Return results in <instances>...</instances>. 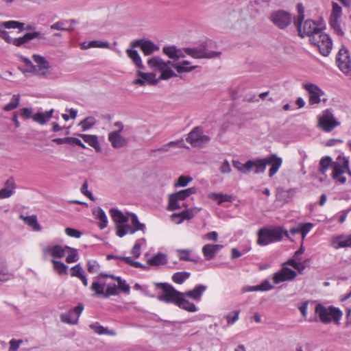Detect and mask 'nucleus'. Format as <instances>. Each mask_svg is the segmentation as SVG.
Listing matches in <instances>:
<instances>
[{
  "label": "nucleus",
  "mask_w": 351,
  "mask_h": 351,
  "mask_svg": "<svg viewBox=\"0 0 351 351\" xmlns=\"http://www.w3.org/2000/svg\"><path fill=\"white\" fill-rule=\"evenodd\" d=\"M87 269L90 274L96 273L99 269V265L96 261H88L87 263Z\"/></svg>",
  "instance_id": "nucleus-62"
},
{
  "label": "nucleus",
  "mask_w": 351,
  "mask_h": 351,
  "mask_svg": "<svg viewBox=\"0 0 351 351\" xmlns=\"http://www.w3.org/2000/svg\"><path fill=\"white\" fill-rule=\"evenodd\" d=\"M269 19L275 26L281 29L287 27L292 22L291 14L283 10L272 12Z\"/></svg>",
  "instance_id": "nucleus-11"
},
{
  "label": "nucleus",
  "mask_w": 351,
  "mask_h": 351,
  "mask_svg": "<svg viewBox=\"0 0 351 351\" xmlns=\"http://www.w3.org/2000/svg\"><path fill=\"white\" fill-rule=\"evenodd\" d=\"M19 217L25 223L31 227L34 231L38 232L41 230V226L38 222L36 215L24 216L23 215H21Z\"/></svg>",
  "instance_id": "nucleus-36"
},
{
  "label": "nucleus",
  "mask_w": 351,
  "mask_h": 351,
  "mask_svg": "<svg viewBox=\"0 0 351 351\" xmlns=\"http://www.w3.org/2000/svg\"><path fill=\"white\" fill-rule=\"evenodd\" d=\"M84 274V270L80 264H77L71 269V276L73 277L80 278Z\"/></svg>",
  "instance_id": "nucleus-61"
},
{
  "label": "nucleus",
  "mask_w": 351,
  "mask_h": 351,
  "mask_svg": "<svg viewBox=\"0 0 351 351\" xmlns=\"http://www.w3.org/2000/svg\"><path fill=\"white\" fill-rule=\"evenodd\" d=\"M296 276V271L287 267L286 264H282V268L273 274L272 280L274 284L278 285L283 282L293 280Z\"/></svg>",
  "instance_id": "nucleus-15"
},
{
  "label": "nucleus",
  "mask_w": 351,
  "mask_h": 351,
  "mask_svg": "<svg viewBox=\"0 0 351 351\" xmlns=\"http://www.w3.org/2000/svg\"><path fill=\"white\" fill-rule=\"evenodd\" d=\"M130 45L132 47H139L145 56H149L159 50V47L156 44L147 39L133 40Z\"/></svg>",
  "instance_id": "nucleus-19"
},
{
  "label": "nucleus",
  "mask_w": 351,
  "mask_h": 351,
  "mask_svg": "<svg viewBox=\"0 0 351 351\" xmlns=\"http://www.w3.org/2000/svg\"><path fill=\"white\" fill-rule=\"evenodd\" d=\"M14 180L12 178L8 179L5 184V187L0 190V199L10 197L14 193Z\"/></svg>",
  "instance_id": "nucleus-33"
},
{
  "label": "nucleus",
  "mask_w": 351,
  "mask_h": 351,
  "mask_svg": "<svg viewBox=\"0 0 351 351\" xmlns=\"http://www.w3.org/2000/svg\"><path fill=\"white\" fill-rule=\"evenodd\" d=\"M193 181V178L189 176H180L178 180L174 182L173 186L175 188L186 186L190 182Z\"/></svg>",
  "instance_id": "nucleus-55"
},
{
  "label": "nucleus",
  "mask_w": 351,
  "mask_h": 351,
  "mask_svg": "<svg viewBox=\"0 0 351 351\" xmlns=\"http://www.w3.org/2000/svg\"><path fill=\"white\" fill-rule=\"evenodd\" d=\"M66 21H59L50 26L51 29L64 31L66 29Z\"/></svg>",
  "instance_id": "nucleus-63"
},
{
  "label": "nucleus",
  "mask_w": 351,
  "mask_h": 351,
  "mask_svg": "<svg viewBox=\"0 0 351 351\" xmlns=\"http://www.w3.org/2000/svg\"><path fill=\"white\" fill-rule=\"evenodd\" d=\"M156 285L162 290L158 296L159 300L176 305L182 297V292L177 291L173 286L167 283H156Z\"/></svg>",
  "instance_id": "nucleus-7"
},
{
  "label": "nucleus",
  "mask_w": 351,
  "mask_h": 351,
  "mask_svg": "<svg viewBox=\"0 0 351 351\" xmlns=\"http://www.w3.org/2000/svg\"><path fill=\"white\" fill-rule=\"evenodd\" d=\"M20 115L25 119H32L33 110L29 108H23L20 110Z\"/></svg>",
  "instance_id": "nucleus-64"
},
{
  "label": "nucleus",
  "mask_w": 351,
  "mask_h": 351,
  "mask_svg": "<svg viewBox=\"0 0 351 351\" xmlns=\"http://www.w3.org/2000/svg\"><path fill=\"white\" fill-rule=\"evenodd\" d=\"M40 38V39H45V36L44 34L40 32H29L25 34L23 36L19 37L17 38H14L12 41V44L16 47H21L26 43H27L31 40L34 38Z\"/></svg>",
  "instance_id": "nucleus-26"
},
{
  "label": "nucleus",
  "mask_w": 351,
  "mask_h": 351,
  "mask_svg": "<svg viewBox=\"0 0 351 351\" xmlns=\"http://www.w3.org/2000/svg\"><path fill=\"white\" fill-rule=\"evenodd\" d=\"M170 61L165 62L158 56L151 58L147 60V65L152 70L160 73V77H157V79H160V81L176 76L175 72L170 67Z\"/></svg>",
  "instance_id": "nucleus-6"
},
{
  "label": "nucleus",
  "mask_w": 351,
  "mask_h": 351,
  "mask_svg": "<svg viewBox=\"0 0 351 351\" xmlns=\"http://www.w3.org/2000/svg\"><path fill=\"white\" fill-rule=\"evenodd\" d=\"M295 25L298 28L299 36L302 38L308 36L310 41L311 37L322 30V27L313 20H306L303 23L300 22Z\"/></svg>",
  "instance_id": "nucleus-10"
},
{
  "label": "nucleus",
  "mask_w": 351,
  "mask_h": 351,
  "mask_svg": "<svg viewBox=\"0 0 351 351\" xmlns=\"http://www.w3.org/2000/svg\"><path fill=\"white\" fill-rule=\"evenodd\" d=\"M191 252L190 250H178V256L180 260L186 261H195L193 258H191Z\"/></svg>",
  "instance_id": "nucleus-57"
},
{
  "label": "nucleus",
  "mask_w": 351,
  "mask_h": 351,
  "mask_svg": "<svg viewBox=\"0 0 351 351\" xmlns=\"http://www.w3.org/2000/svg\"><path fill=\"white\" fill-rule=\"evenodd\" d=\"M109 278H106V298L119 294V288L115 284V280L108 281Z\"/></svg>",
  "instance_id": "nucleus-42"
},
{
  "label": "nucleus",
  "mask_w": 351,
  "mask_h": 351,
  "mask_svg": "<svg viewBox=\"0 0 351 351\" xmlns=\"http://www.w3.org/2000/svg\"><path fill=\"white\" fill-rule=\"evenodd\" d=\"M3 25L7 29H22L23 27V23L16 21H5Z\"/></svg>",
  "instance_id": "nucleus-58"
},
{
  "label": "nucleus",
  "mask_w": 351,
  "mask_h": 351,
  "mask_svg": "<svg viewBox=\"0 0 351 351\" xmlns=\"http://www.w3.org/2000/svg\"><path fill=\"white\" fill-rule=\"evenodd\" d=\"M240 310H234L227 313L224 318L226 319L227 324L231 326L234 324L239 319Z\"/></svg>",
  "instance_id": "nucleus-49"
},
{
  "label": "nucleus",
  "mask_w": 351,
  "mask_h": 351,
  "mask_svg": "<svg viewBox=\"0 0 351 351\" xmlns=\"http://www.w3.org/2000/svg\"><path fill=\"white\" fill-rule=\"evenodd\" d=\"M135 47H132V46L127 49L125 52L128 57L132 61V62L136 65L138 69H144V65L143 64V61L141 58L138 53V52L134 49Z\"/></svg>",
  "instance_id": "nucleus-30"
},
{
  "label": "nucleus",
  "mask_w": 351,
  "mask_h": 351,
  "mask_svg": "<svg viewBox=\"0 0 351 351\" xmlns=\"http://www.w3.org/2000/svg\"><path fill=\"white\" fill-rule=\"evenodd\" d=\"M210 141L208 136L203 134L202 130L198 128H194L186 138V141L193 147H203Z\"/></svg>",
  "instance_id": "nucleus-16"
},
{
  "label": "nucleus",
  "mask_w": 351,
  "mask_h": 351,
  "mask_svg": "<svg viewBox=\"0 0 351 351\" xmlns=\"http://www.w3.org/2000/svg\"><path fill=\"white\" fill-rule=\"evenodd\" d=\"M300 226L302 240H304L306 234L311 231V230L313 227V224L311 223H300Z\"/></svg>",
  "instance_id": "nucleus-59"
},
{
  "label": "nucleus",
  "mask_w": 351,
  "mask_h": 351,
  "mask_svg": "<svg viewBox=\"0 0 351 351\" xmlns=\"http://www.w3.org/2000/svg\"><path fill=\"white\" fill-rule=\"evenodd\" d=\"M184 51L186 54L196 59L213 58L221 56V52L207 50L204 45L193 48L186 47Z\"/></svg>",
  "instance_id": "nucleus-12"
},
{
  "label": "nucleus",
  "mask_w": 351,
  "mask_h": 351,
  "mask_svg": "<svg viewBox=\"0 0 351 351\" xmlns=\"http://www.w3.org/2000/svg\"><path fill=\"white\" fill-rule=\"evenodd\" d=\"M146 245V239L141 238L137 239L131 250V254L134 258H137L141 255V248Z\"/></svg>",
  "instance_id": "nucleus-44"
},
{
  "label": "nucleus",
  "mask_w": 351,
  "mask_h": 351,
  "mask_svg": "<svg viewBox=\"0 0 351 351\" xmlns=\"http://www.w3.org/2000/svg\"><path fill=\"white\" fill-rule=\"evenodd\" d=\"M318 126L326 132H330L340 123L336 119L331 109H326L317 116Z\"/></svg>",
  "instance_id": "nucleus-8"
},
{
  "label": "nucleus",
  "mask_w": 351,
  "mask_h": 351,
  "mask_svg": "<svg viewBox=\"0 0 351 351\" xmlns=\"http://www.w3.org/2000/svg\"><path fill=\"white\" fill-rule=\"evenodd\" d=\"M303 88L309 95V105L313 106L319 104L322 101L324 102L327 101V99H322V97L325 95V93L316 84L313 83H306L303 85Z\"/></svg>",
  "instance_id": "nucleus-14"
},
{
  "label": "nucleus",
  "mask_w": 351,
  "mask_h": 351,
  "mask_svg": "<svg viewBox=\"0 0 351 351\" xmlns=\"http://www.w3.org/2000/svg\"><path fill=\"white\" fill-rule=\"evenodd\" d=\"M232 165L234 168H236L241 173L244 174H247L250 172V166H249V160H247L245 164L241 163L239 160H232Z\"/></svg>",
  "instance_id": "nucleus-53"
},
{
  "label": "nucleus",
  "mask_w": 351,
  "mask_h": 351,
  "mask_svg": "<svg viewBox=\"0 0 351 351\" xmlns=\"http://www.w3.org/2000/svg\"><path fill=\"white\" fill-rule=\"evenodd\" d=\"M93 215L98 221V226L101 230L104 229L108 224L107 215L102 208L96 207L93 210Z\"/></svg>",
  "instance_id": "nucleus-28"
},
{
  "label": "nucleus",
  "mask_w": 351,
  "mask_h": 351,
  "mask_svg": "<svg viewBox=\"0 0 351 351\" xmlns=\"http://www.w3.org/2000/svg\"><path fill=\"white\" fill-rule=\"evenodd\" d=\"M109 213L114 223L116 234L119 237L133 234L137 231L145 233V224L139 221L136 215L131 213H123L117 208H111Z\"/></svg>",
  "instance_id": "nucleus-1"
},
{
  "label": "nucleus",
  "mask_w": 351,
  "mask_h": 351,
  "mask_svg": "<svg viewBox=\"0 0 351 351\" xmlns=\"http://www.w3.org/2000/svg\"><path fill=\"white\" fill-rule=\"evenodd\" d=\"M151 265H160L166 263V256L162 254H158L147 261Z\"/></svg>",
  "instance_id": "nucleus-56"
},
{
  "label": "nucleus",
  "mask_w": 351,
  "mask_h": 351,
  "mask_svg": "<svg viewBox=\"0 0 351 351\" xmlns=\"http://www.w3.org/2000/svg\"><path fill=\"white\" fill-rule=\"evenodd\" d=\"M197 193V189L195 187H190L186 189L181 190L177 193L171 194V202L174 204L176 199L181 201H184L188 197L191 195L195 194Z\"/></svg>",
  "instance_id": "nucleus-29"
},
{
  "label": "nucleus",
  "mask_w": 351,
  "mask_h": 351,
  "mask_svg": "<svg viewBox=\"0 0 351 351\" xmlns=\"http://www.w3.org/2000/svg\"><path fill=\"white\" fill-rule=\"evenodd\" d=\"M53 112L54 110L51 109L49 111L37 112L32 116V119L40 125H45L52 117Z\"/></svg>",
  "instance_id": "nucleus-32"
},
{
  "label": "nucleus",
  "mask_w": 351,
  "mask_h": 351,
  "mask_svg": "<svg viewBox=\"0 0 351 351\" xmlns=\"http://www.w3.org/2000/svg\"><path fill=\"white\" fill-rule=\"evenodd\" d=\"M206 289V287L203 285H198L194 287L193 290L188 291L184 293L189 298L199 301L203 293Z\"/></svg>",
  "instance_id": "nucleus-35"
},
{
  "label": "nucleus",
  "mask_w": 351,
  "mask_h": 351,
  "mask_svg": "<svg viewBox=\"0 0 351 351\" xmlns=\"http://www.w3.org/2000/svg\"><path fill=\"white\" fill-rule=\"evenodd\" d=\"M258 291H267L271 290L274 288L268 279L264 280L260 285H256Z\"/></svg>",
  "instance_id": "nucleus-60"
},
{
  "label": "nucleus",
  "mask_w": 351,
  "mask_h": 351,
  "mask_svg": "<svg viewBox=\"0 0 351 351\" xmlns=\"http://www.w3.org/2000/svg\"><path fill=\"white\" fill-rule=\"evenodd\" d=\"M67 256L66 257V261L68 263H72L77 262L79 259V255L77 250L75 248L67 246L66 248Z\"/></svg>",
  "instance_id": "nucleus-52"
},
{
  "label": "nucleus",
  "mask_w": 351,
  "mask_h": 351,
  "mask_svg": "<svg viewBox=\"0 0 351 351\" xmlns=\"http://www.w3.org/2000/svg\"><path fill=\"white\" fill-rule=\"evenodd\" d=\"M284 236L289 237L288 232L280 227L261 228L258 232L257 243L260 245H267L281 241Z\"/></svg>",
  "instance_id": "nucleus-4"
},
{
  "label": "nucleus",
  "mask_w": 351,
  "mask_h": 351,
  "mask_svg": "<svg viewBox=\"0 0 351 351\" xmlns=\"http://www.w3.org/2000/svg\"><path fill=\"white\" fill-rule=\"evenodd\" d=\"M51 263H53V270L59 275L67 274L68 267L64 263L56 261L54 258L51 260Z\"/></svg>",
  "instance_id": "nucleus-47"
},
{
  "label": "nucleus",
  "mask_w": 351,
  "mask_h": 351,
  "mask_svg": "<svg viewBox=\"0 0 351 351\" xmlns=\"http://www.w3.org/2000/svg\"><path fill=\"white\" fill-rule=\"evenodd\" d=\"M20 100H21V96L19 94L14 95L12 97L10 102L3 107V110L4 111L8 112V111H11V110L16 108L19 105Z\"/></svg>",
  "instance_id": "nucleus-48"
},
{
  "label": "nucleus",
  "mask_w": 351,
  "mask_h": 351,
  "mask_svg": "<svg viewBox=\"0 0 351 351\" xmlns=\"http://www.w3.org/2000/svg\"><path fill=\"white\" fill-rule=\"evenodd\" d=\"M186 297L187 296L184 293H182V297H180L181 298L179 299L176 306L189 312H196L197 311V308L193 303L186 300Z\"/></svg>",
  "instance_id": "nucleus-34"
},
{
  "label": "nucleus",
  "mask_w": 351,
  "mask_h": 351,
  "mask_svg": "<svg viewBox=\"0 0 351 351\" xmlns=\"http://www.w3.org/2000/svg\"><path fill=\"white\" fill-rule=\"evenodd\" d=\"M202 210V208L199 207H191L190 208H186L182 211V215L185 218V220H190L193 219L195 216H196L199 212Z\"/></svg>",
  "instance_id": "nucleus-54"
},
{
  "label": "nucleus",
  "mask_w": 351,
  "mask_h": 351,
  "mask_svg": "<svg viewBox=\"0 0 351 351\" xmlns=\"http://www.w3.org/2000/svg\"><path fill=\"white\" fill-rule=\"evenodd\" d=\"M90 328L98 335H107L110 336H115L117 335V332L114 330H108L100 325L98 322L90 324Z\"/></svg>",
  "instance_id": "nucleus-41"
},
{
  "label": "nucleus",
  "mask_w": 351,
  "mask_h": 351,
  "mask_svg": "<svg viewBox=\"0 0 351 351\" xmlns=\"http://www.w3.org/2000/svg\"><path fill=\"white\" fill-rule=\"evenodd\" d=\"M112 280H115L117 282V288H119V293L120 291L129 293L130 290V287L128 285L125 280H122L120 277H116L113 275H110L109 276Z\"/></svg>",
  "instance_id": "nucleus-45"
},
{
  "label": "nucleus",
  "mask_w": 351,
  "mask_h": 351,
  "mask_svg": "<svg viewBox=\"0 0 351 351\" xmlns=\"http://www.w3.org/2000/svg\"><path fill=\"white\" fill-rule=\"evenodd\" d=\"M10 278L5 261L0 258V281L5 282Z\"/></svg>",
  "instance_id": "nucleus-46"
},
{
  "label": "nucleus",
  "mask_w": 351,
  "mask_h": 351,
  "mask_svg": "<svg viewBox=\"0 0 351 351\" xmlns=\"http://www.w3.org/2000/svg\"><path fill=\"white\" fill-rule=\"evenodd\" d=\"M349 170V158L343 154L337 156L332 164V178L338 184H343L346 182V174Z\"/></svg>",
  "instance_id": "nucleus-5"
},
{
  "label": "nucleus",
  "mask_w": 351,
  "mask_h": 351,
  "mask_svg": "<svg viewBox=\"0 0 351 351\" xmlns=\"http://www.w3.org/2000/svg\"><path fill=\"white\" fill-rule=\"evenodd\" d=\"M315 315L319 320L328 324L331 322L339 325L343 313L340 308L334 306H325L322 304H317L315 306Z\"/></svg>",
  "instance_id": "nucleus-3"
},
{
  "label": "nucleus",
  "mask_w": 351,
  "mask_h": 351,
  "mask_svg": "<svg viewBox=\"0 0 351 351\" xmlns=\"http://www.w3.org/2000/svg\"><path fill=\"white\" fill-rule=\"evenodd\" d=\"M333 162L331 157L324 156L321 158L319 162V171L322 174H325L330 167L332 168Z\"/></svg>",
  "instance_id": "nucleus-43"
},
{
  "label": "nucleus",
  "mask_w": 351,
  "mask_h": 351,
  "mask_svg": "<svg viewBox=\"0 0 351 351\" xmlns=\"http://www.w3.org/2000/svg\"><path fill=\"white\" fill-rule=\"evenodd\" d=\"M84 310V306L82 303H79L77 306L70 310L69 312L63 313L60 316L62 322L75 325L78 322L79 317Z\"/></svg>",
  "instance_id": "nucleus-21"
},
{
  "label": "nucleus",
  "mask_w": 351,
  "mask_h": 351,
  "mask_svg": "<svg viewBox=\"0 0 351 351\" xmlns=\"http://www.w3.org/2000/svg\"><path fill=\"white\" fill-rule=\"evenodd\" d=\"M208 197L221 205L223 202H232L233 197L232 195L228 194L218 193L215 192H210L208 194Z\"/></svg>",
  "instance_id": "nucleus-31"
},
{
  "label": "nucleus",
  "mask_w": 351,
  "mask_h": 351,
  "mask_svg": "<svg viewBox=\"0 0 351 351\" xmlns=\"http://www.w3.org/2000/svg\"><path fill=\"white\" fill-rule=\"evenodd\" d=\"M249 166H250V171L254 170L256 174L265 172L267 165H270L269 170V176L273 177L280 168L282 159L276 154L270 155L265 158H257L255 160H249Z\"/></svg>",
  "instance_id": "nucleus-2"
},
{
  "label": "nucleus",
  "mask_w": 351,
  "mask_h": 351,
  "mask_svg": "<svg viewBox=\"0 0 351 351\" xmlns=\"http://www.w3.org/2000/svg\"><path fill=\"white\" fill-rule=\"evenodd\" d=\"M191 276V274L187 271H180L173 274L172 276V280L177 284H182Z\"/></svg>",
  "instance_id": "nucleus-51"
},
{
  "label": "nucleus",
  "mask_w": 351,
  "mask_h": 351,
  "mask_svg": "<svg viewBox=\"0 0 351 351\" xmlns=\"http://www.w3.org/2000/svg\"><path fill=\"white\" fill-rule=\"evenodd\" d=\"M109 276L110 275L101 273L94 278L90 289L94 291L95 295H102L106 298V278H110Z\"/></svg>",
  "instance_id": "nucleus-23"
},
{
  "label": "nucleus",
  "mask_w": 351,
  "mask_h": 351,
  "mask_svg": "<svg viewBox=\"0 0 351 351\" xmlns=\"http://www.w3.org/2000/svg\"><path fill=\"white\" fill-rule=\"evenodd\" d=\"M330 245L335 250L351 247V234L332 235L330 240Z\"/></svg>",
  "instance_id": "nucleus-22"
},
{
  "label": "nucleus",
  "mask_w": 351,
  "mask_h": 351,
  "mask_svg": "<svg viewBox=\"0 0 351 351\" xmlns=\"http://www.w3.org/2000/svg\"><path fill=\"white\" fill-rule=\"evenodd\" d=\"M337 64L346 75L351 77V58L349 51L344 47L339 49L337 55Z\"/></svg>",
  "instance_id": "nucleus-13"
},
{
  "label": "nucleus",
  "mask_w": 351,
  "mask_h": 351,
  "mask_svg": "<svg viewBox=\"0 0 351 351\" xmlns=\"http://www.w3.org/2000/svg\"><path fill=\"white\" fill-rule=\"evenodd\" d=\"M79 136L81 137L84 141L88 143L90 147H93L96 152H99L101 151V148L98 141V138L96 135L81 134H79Z\"/></svg>",
  "instance_id": "nucleus-37"
},
{
  "label": "nucleus",
  "mask_w": 351,
  "mask_h": 351,
  "mask_svg": "<svg viewBox=\"0 0 351 351\" xmlns=\"http://www.w3.org/2000/svg\"><path fill=\"white\" fill-rule=\"evenodd\" d=\"M310 42L317 47L320 53L324 56H327L332 50V40L328 35L323 32V29L311 37Z\"/></svg>",
  "instance_id": "nucleus-9"
},
{
  "label": "nucleus",
  "mask_w": 351,
  "mask_h": 351,
  "mask_svg": "<svg viewBox=\"0 0 351 351\" xmlns=\"http://www.w3.org/2000/svg\"><path fill=\"white\" fill-rule=\"evenodd\" d=\"M96 124V119L93 117H88L79 123L82 131H86L93 128Z\"/></svg>",
  "instance_id": "nucleus-50"
},
{
  "label": "nucleus",
  "mask_w": 351,
  "mask_h": 351,
  "mask_svg": "<svg viewBox=\"0 0 351 351\" xmlns=\"http://www.w3.org/2000/svg\"><path fill=\"white\" fill-rule=\"evenodd\" d=\"M172 66L179 73L191 72L197 67V66H191V62L186 60L173 64Z\"/></svg>",
  "instance_id": "nucleus-39"
},
{
  "label": "nucleus",
  "mask_w": 351,
  "mask_h": 351,
  "mask_svg": "<svg viewBox=\"0 0 351 351\" xmlns=\"http://www.w3.org/2000/svg\"><path fill=\"white\" fill-rule=\"evenodd\" d=\"M163 52L169 58L174 60H178L184 57V55L182 53V51L176 49V47L173 46L165 47L163 48Z\"/></svg>",
  "instance_id": "nucleus-40"
},
{
  "label": "nucleus",
  "mask_w": 351,
  "mask_h": 351,
  "mask_svg": "<svg viewBox=\"0 0 351 351\" xmlns=\"http://www.w3.org/2000/svg\"><path fill=\"white\" fill-rule=\"evenodd\" d=\"M80 47L82 49H87L89 48L108 49L110 48V45L108 43L101 40H92L81 43Z\"/></svg>",
  "instance_id": "nucleus-38"
},
{
  "label": "nucleus",
  "mask_w": 351,
  "mask_h": 351,
  "mask_svg": "<svg viewBox=\"0 0 351 351\" xmlns=\"http://www.w3.org/2000/svg\"><path fill=\"white\" fill-rule=\"evenodd\" d=\"M332 6L330 25L337 34L341 35L343 32L340 25V19L342 15V8L335 2H332Z\"/></svg>",
  "instance_id": "nucleus-18"
},
{
  "label": "nucleus",
  "mask_w": 351,
  "mask_h": 351,
  "mask_svg": "<svg viewBox=\"0 0 351 351\" xmlns=\"http://www.w3.org/2000/svg\"><path fill=\"white\" fill-rule=\"evenodd\" d=\"M138 78L132 81V84L144 86L146 84H156L160 79H157L156 74L154 72L145 73L140 70L136 71Z\"/></svg>",
  "instance_id": "nucleus-20"
},
{
  "label": "nucleus",
  "mask_w": 351,
  "mask_h": 351,
  "mask_svg": "<svg viewBox=\"0 0 351 351\" xmlns=\"http://www.w3.org/2000/svg\"><path fill=\"white\" fill-rule=\"evenodd\" d=\"M108 140L114 149L126 147L128 144V139L118 132H110L108 135Z\"/></svg>",
  "instance_id": "nucleus-25"
},
{
  "label": "nucleus",
  "mask_w": 351,
  "mask_h": 351,
  "mask_svg": "<svg viewBox=\"0 0 351 351\" xmlns=\"http://www.w3.org/2000/svg\"><path fill=\"white\" fill-rule=\"evenodd\" d=\"M32 58L37 64V69L36 68L33 72L44 77H49L51 75V66L46 58L37 54L33 55Z\"/></svg>",
  "instance_id": "nucleus-17"
},
{
  "label": "nucleus",
  "mask_w": 351,
  "mask_h": 351,
  "mask_svg": "<svg viewBox=\"0 0 351 351\" xmlns=\"http://www.w3.org/2000/svg\"><path fill=\"white\" fill-rule=\"evenodd\" d=\"M67 245H51L42 248L44 256H51L54 259L63 258L66 254Z\"/></svg>",
  "instance_id": "nucleus-24"
},
{
  "label": "nucleus",
  "mask_w": 351,
  "mask_h": 351,
  "mask_svg": "<svg viewBox=\"0 0 351 351\" xmlns=\"http://www.w3.org/2000/svg\"><path fill=\"white\" fill-rule=\"evenodd\" d=\"M223 248L222 245L219 244H206L202 247V254L207 261L215 258L217 253Z\"/></svg>",
  "instance_id": "nucleus-27"
}]
</instances>
